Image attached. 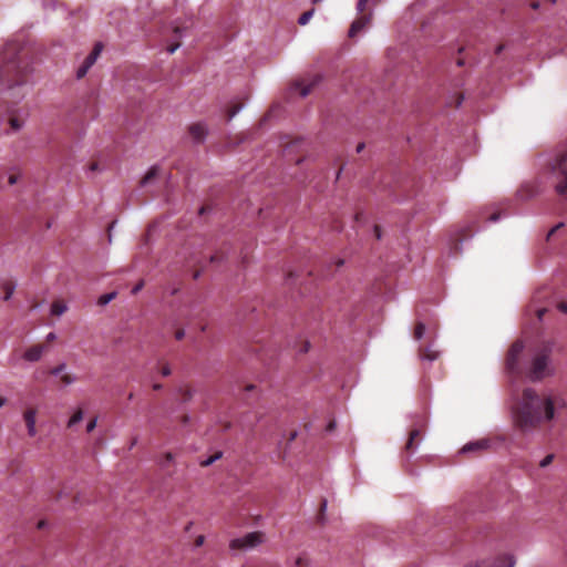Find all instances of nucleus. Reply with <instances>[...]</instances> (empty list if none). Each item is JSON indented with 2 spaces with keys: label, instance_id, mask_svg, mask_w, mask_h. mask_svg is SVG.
I'll use <instances>...</instances> for the list:
<instances>
[{
  "label": "nucleus",
  "instance_id": "f257e3e1",
  "mask_svg": "<svg viewBox=\"0 0 567 567\" xmlns=\"http://www.w3.org/2000/svg\"><path fill=\"white\" fill-rule=\"evenodd\" d=\"M566 408L563 398L539 395L533 389L523 391L522 400L514 410V420L517 427L528 431L537 427L543 422H549L555 416V411Z\"/></svg>",
  "mask_w": 567,
  "mask_h": 567
},
{
  "label": "nucleus",
  "instance_id": "f03ea898",
  "mask_svg": "<svg viewBox=\"0 0 567 567\" xmlns=\"http://www.w3.org/2000/svg\"><path fill=\"white\" fill-rule=\"evenodd\" d=\"M23 48L17 41L6 43L0 51V85L11 90L28 82L31 66L22 54Z\"/></svg>",
  "mask_w": 567,
  "mask_h": 567
},
{
  "label": "nucleus",
  "instance_id": "7ed1b4c3",
  "mask_svg": "<svg viewBox=\"0 0 567 567\" xmlns=\"http://www.w3.org/2000/svg\"><path fill=\"white\" fill-rule=\"evenodd\" d=\"M550 373V349L545 346L534 352L529 364H525L524 374H526L530 381H539Z\"/></svg>",
  "mask_w": 567,
  "mask_h": 567
},
{
  "label": "nucleus",
  "instance_id": "20e7f679",
  "mask_svg": "<svg viewBox=\"0 0 567 567\" xmlns=\"http://www.w3.org/2000/svg\"><path fill=\"white\" fill-rule=\"evenodd\" d=\"M523 352L524 343L520 340L515 341L508 349L505 358V369L511 377L518 378L525 373Z\"/></svg>",
  "mask_w": 567,
  "mask_h": 567
},
{
  "label": "nucleus",
  "instance_id": "39448f33",
  "mask_svg": "<svg viewBox=\"0 0 567 567\" xmlns=\"http://www.w3.org/2000/svg\"><path fill=\"white\" fill-rule=\"evenodd\" d=\"M264 540L265 534L262 532H252L244 537L233 539L229 547L234 550H247L262 544Z\"/></svg>",
  "mask_w": 567,
  "mask_h": 567
},
{
  "label": "nucleus",
  "instance_id": "423d86ee",
  "mask_svg": "<svg viewBox=\"0 0 567 567\" xmlns=\"http://www.w3.org/2000/svg\"><path fill=\"white\" fill-rule=\"evenodd\" d=\"M370 0H359L357 4V9L360 13H362L359 18H357L350 25L349 29V37L354 38L360 31H362L364 28H367L372 19V13H363L367 9L368 3Z\"/></svg>",
  "mask_w": 567,
  "mask_h": 567
},
{
  "label": "nucleus",
  "instance_id": "0eeeda50",
  "mask_svg": "<svg viewBox=\"0 0 567 567\" xmlns=\"http://www.w3.org/2000/svg\"><path fill=\"white\" fill-rule=\"evenodd\" d=\"M515 557L511 554H504L495 559H483L476 563H468L465 567H514Z\"/></svg>",
  "mask_w": 567,
  "mask_h": 567
},
{
  "label": "nucleus",
  "instance_id": "6e6552de",
  "mask_svg": "<svg viewBox=\"0 0 567 567\" xmlns=\"http://www.w3.org/2000/svg\"><path fill=\"white\" fill-rule=\"evenodd\" d=\"M103 50L102 43H96L92 50V52L85 58L82 65L76 71V76L79 79H82L85 76L87 71L92 68V65L96 62L99 55L101 54Z\"/></svg>",
  "mask_w": 567,
  "mask_h": 567
},
{
  "label": "nucleus",
  "instance_id": "1a4fd4ad",
  "mask_svg": "<svg viewBox=\"0 0 567 567\" xmlns=\"http://www.w3.org/2000/svg\"><path fill=\"white\" fill-rule=\"evenodd\" d=\"M567 154H561L557 159V167L561 174V181L556 185V192L567 197V166H566Z\"/></svg>",
  "mask_w": 567,
  "mask_h": 567
},
{
  "label": "nucleus",
  "instance_id": "9d476101",
  "mask_svg": "<svg viewBox=\"0 0 567 567\" xmlns=\"http://www.w3.org/2000/svg\"><path fill=\"white\" fill-rule=\"evenodd\" d=\"M321 76L316 74L309 79H301L293 83L295 87L299 90L302 97L307 96L311 90L320 82Z\"/></svg>",
  "mask_w": 567,
  "mask_h": 567
},
{
  "label": "nucleus",
  "instance_id": "9b49d317",
  "mask_svg": "<svg viewBox=\"0 0 567 567\" xmlns=\"http://www.w3.org/2000/svg\"><path fill=\"white\" fill-rule=\"evenodd\" d=\"M23 419L28 429V434L33 437L37 434L35 421L37 410L33 408L27 409L23 413Z\"/></svg>",
  "mask_w": 567,
  "mask_h": 567
},
{
  "label": "nucleus",
  "instance_id": "f8f14e48",
  "mask_svg": "<svg viewBox=\"0 0 567 567\" xmlns=\"http://www.w3.org/2000/svg\"><path fill=\"white\" fill-rule=\"evenodd\" d=\"M491 446L489 440L483 439L475 442H470L466 445L463 446L462 453H470V452H484L487 451Z\"/></svg>",
  "mask_w": 567,
  "mask_h": 567
},
{
  "label": "nucleus",
  "instance_id": "ddd939ff",
  "mask_svg": "<svg viewBox=\"0 0 567 567\" xmlns=\"http://www.w3.org/2000/svg\"><path fill=\"white\" fill-rule=\"evenodd\" d=\"M47 350L45 344H35L30 347L23 354V358L30 362H37L41 359L43 352Z\"/></svg>",
  "mask_w": 567,
  "mask_h": 567
},
{
  "label": "nucleus",
  "instance_id": "4468645a",
  "mask_svg": "<svg viewBox=\"0 0 567 567\" xmlns=\"http://www.w3.org/2000/svg\"><path fill=\"white\" fill-rule=\"evenodd\" d=\"M189 135L196 142H203L207 135V128L203 123H194L188 127Z\"/></svg>",
  "mask_w": 567,
  "mask_h": 567
},
{
  "label": "nucleus",
  "instance_id": "2eb2a0df",
  "mask_svg": "<svg viewBox=\"0 0 567 567\" xmlns=\"http://www.w3.org/2000/svg\"><path fill=\"white\" fill-rule=\"evenodd\" d=\"M159 168L158 166H152L147 173L142 177L140 184L141 186H146L150 184L153 179H155L158 176Z\"/></svg>",
  "mask_w": 567,
  "mask_h": 567
},
{
  "label": "nucleus",
  "instance_id": "dca6fc26",
  "mask_svg": "<svg viewBox=\"0 0 567 567\" xmlns=\"http://www.w3.org/2000/svg\"><path fill=\"white\" fill-rule=\"evenodd\" d=\"M420 357L429 361H434L439 358V352L431 347H425L420 349Z\"/></svg>",
  "mask_w": 567,
  "mask_h": 567
},
{
  "label": "nucleus",
  "instance_id": "f3484780",
  "mask_svg": "<svg viewBox=\"0 0 567 567\" xmlns=\"http://www.w3.org/2000/svg\"><path fill=\"white\" fill-rule=\"evenodd\" d=\"M420 435H421V429H413V430H411L410 435H409V440H408V442L405 444V450L408 452H413V450H414V441L416 439H419Z\"/></svg>",
  "mask_w": 567,
  "mask_h": 567
},
{
  "label": "nucleus",
  "instance_id": "a211bd4d",
  "mask_svg": "<svg viewBox=\"0 0 567 567\" xmlns=\"http://www.w3.org/2000/svg\"><path fill=\"white\" fill-rule=\"evenodd\" d=\"M66 305L63 301L56 300L51 306V312L54 316H61L66 311Z\"/></svg>",
  "mask_w": 567,
  "mask_h": 567
},
{
  "label": "nucleus",
  "instance_id": "6ab92c4d",
  "mask_svg": "<svg viewBox=\"0 0 567 567\" xmlns=\"http://www.w3.org/2000/svg\"><path fill=\"white\" fill-rule=\"evenodd\" d=\"M178 392L182 396V402L184 403L190 401L194 394L193 389L189 386H182L178 389Z\"/></svg>",
  "mask_w": 567,
  "mask_h": 567
},
{
  "label": "nucleus",
  "instance_id": "aec40b11",
  "mask_svg": "<svg viewBox=\"0 0 567 567\" xmlns=\"http://www.w3.org/2000/svg\"><path fill=\"white\" fill-rule=\"evenodd\" d=\"M83 411L82 409H79L74 412V414L70 417L68 422V427H73L75 424L81 422L83 420Z\"/></svg>",
  "mask_w": 567,
  "mask_h": 567
},
{
  "label": "nucleus",
  "instance_id": "412c9836",
  "mask_svg": "<svg viewBox=\"0 0 567 567\" xmlns=\"http://www.w3.org/2000/svg\"><path fill=\"white\" fill-rule=\"evenodd\" d=\"M425 331V326L422 322H416L413 331L414 339L420 340Z\"/></svg>",
  "mask_w": 567,
  "mask_h": 567
},
{
  "label": "nucleus",
  "instance_id": "4be33fe9",
  "mask_svg": "<svg viewBox=\"0 0 567 567\" xmlns=\"http://www.w3.org/2000/svg\"><path fill=\"white\" fill-rule=\"evenodd\" d=\"M313 13H315L313 9L303 12L299 18L298 23L301 25L307 24L309 22V20L311 19V17L313 16Z\"/></svg>",
  "mask_w": 567,
  "mask_h": 567
},
{
  "label": "nucleus",
  "instance_id": "5701e85b",
  "mask_svg": "<svg viewBox=\"0 0 567 567\" xmlns=\"http://www.w3.org/2000/svg\"><path fill=\"white\" fill-rule=\"evenodd\" d=\"M4 289V300H9L14 291V285L11 281H7L3 285Z\"/></svg>",
  "mask_w": 567,
  "mask_h": 567
},
{
  "label": "nucleus",
  "instance_id": "b1692460",
  "mask_svg": "<svg viewBox=\"0 0 567 567\" xmlns=\"http://www.w3.org/2000/svg\"><path fill=\"white\" fill-rule=\"evenodd\" d=\"M116 293L115 292H110V293H105V295H102L100 298H99V305L101 306H105L107 305L110 301H112L114 298H115Z\"/></svg>",
  "mask_w": 567,
  "mask_h": 567
},
{
  "label": "nucleus",
  "instance_id": "393cba45",
  "mask_svg": "<svg viewBox=\"0 0 567 567\" xmlns=\"http://www.w3.org/2000/svg\"><path fill=\"white\" fill-rule=\"evenodd\" d=\"M75 381V378L72 374L65 373L61 377V382L64 385H69Z\"/></svg>",
  "mask_w": 567,
  "mask_h": 567
},
{
  "label": "nucleus",
  "instance_id": "a878e982",
  "mask_svg": "<svg viewBox=\"0 0 567 567\" xmlns=\"http://www.w3.org/2000/svg\"><path fill=\"white\" fill-rule=\"evenodd\" d=\"M240 110V105H234L227 111V120H231Z\"/></svg>",
  "mask_w": 567,
  "mask_h": 567
},
{
  "label": "nucleus",
  "instance_id": "bb28decb",
  "mask_svg": "<svg viewBox=\"0 0 567 567\" xmlns=\"http://www.w3.org/2000/svg\"><path fill=\"white\" fill-rule=\"evenodd\" d=\"M159 372L163 377H168L172 373V369L168 363H163L159 369Z\"/></svg>",
  "mask_w": 567,
  "mask_h": 567
},
{
  "label": "nucleus",
  "instance_id": "cd10ccee",
  "mask_svg": "<svg viewBox=\"0 0 567 567\" xmlns=\"http://www.w3.org/2000/svg\"><path fill=\"white\" fill-rule=\"evenodd\" d=\"M554 457H555L554 454H548L545 458H543L540 461L539 466L540 467L548 466L553 462Z\"/></svg>",
  "mask_w": 567,
  "mask_h": 567
},
{
  "label": "nucleus",
  "instance_id": "c85d7f7f",
  "mask_svg": "<svg viewBox=\"0 0 567 567\" xmlns=\"http://www.w3.org/2000/svg\"><path fill=\"white\" fill-rule=\"evenodd\" d=\"M225 259L224 252H216L210 257V262H220Z\"/></svg>",
  "mask_w": 567,
  "mask_h": 567
},
{
  "label": "nucleus",
  "instance_id": "c756f323",
  "mask_svg": "<svg viewBox=\"0 0 567 567\" xmlns=\"http://www.w3.org/2000/svg\"><path fill=\"white\" fill-rule=\"evenodd\" d=\"M174 461V456L171 452L164 454V460L161 462V466L165 467L167 463Z\"/></svg>",
  "mask_w": 567,
  "mask_h": 567
},
{
  "label": "nucleus",
  "instance_id": "7c9ffc66",
  "mask_svg": "<svg viewBox=\"0 0 567 567\" xmlns=\"http://www.w3.org/2000/svg\"><path fill=\"white\" fill-rule=\"evenodd\" d=\"M65 364L64 363H61L59 364L58 367L53 368L50 370V374L52 375H58L60 374L64 369H65Z\"/></svg>",
  "mask_w": 567,
  "mask_h": 567
},
{
  "label": "nucleus",
  "instance_id": "2f4dec72",
  "mask_svg": "<svg viewBox=\"0 0 567 567\" xmlns=\"http://www.w3.org/2000/svg\"><path fill=\"white\" fill-rule=\"evenodd\" d=\"M10 126H11L14 131H17V130H19V128L22 126V124H21V122H20L18 118H16V117H11V118H10Z\"/></svg>",
  "mask_w": 567,
  "mask_h": 567
},
{
  "label": "nucleus",
  "instance_id": "473e14b6",
  "mask_svg": "<svg viewBox=\"0 0 567 567\" xmlns=\"http://www.w3.org/2000/svg\"><path fill=\"white\" fill-rule=\"evenodd\" d=\"M564 226H565V224H564V223H558L556 226H554V227L549 230V233H548V235H547V239H549V238H550V237H551V236H553L557 230H560V228H563Z\"/></svg>",
  "mask_w": 567,
  "mask_h": 567
},
{
  "label": "nucleus",
  "instance_id": "72a5a7b5",
  "mask_svg": "<svg viewBox=\"0 0 567 567\" xmlns=\"http://www.w3.org/2000/svg\"><path fill=\"white\" fill-rule=\"evenodd\" d=\"M96 423H97V419L96 417H93L92 420L89 421V423L86 424V432H92L95 426H96Z\"/></svg>",
  "mask_w": 567,
  "mask_h": 567
},
{
  "label": "nucleus",
  "instance_id": "f704fd0d",
  "mask_svg": "<svg viewBox=\"0 0 567 567\" xmlns=\"http://www.w3.org/2000/svg\"><path fill=\"white\" fill-rule=\"evenodd\" d=\"M327 509V501L323 499L320 504V511H319V519L322 520L324 516V512Z\"/></svg>",
  "mask_w": 567,
  "mask_h": 567
},
{
  "label": "nucleus",
  "instance_id": "c9c22d12",
  "mask_svg": "<svg viewBox=\"0 0 567 567\" xmlns=\"http://www.w3.org/2000/svg\"><path fill=\"white\" fill-rule=\"evenodd\" d=\"M181 47L179 42H174L167 47L168 53H174Z\"/></svg>",
  "mask_w": 567,
  "mask_h": 567
},
{
  "label": "nucleus",
  "instance_id": "e433bc0d",
  "mask_svg": "<svg viewBox=\"0 0 567 567\" xmlns=\"http://www.w3.org/2000/svg\"><path fill=\"white\" fill-rule=\"evenodd\" d=\"M185 337V330L184 329H177L175 331V339L176 340H182L183 338Z\"/></svg>",
  "mask_w": 567,
  "mask_h": 567
},
{
  "label": "nucleus",
  "instance_id": "4c0bfd02",
  "mask_svg": "<svg viewBox=\"0 0 567 567\" xmlns=\"http://www.w3.org/2000/svg\"><path fill=\"white\" fill-rule=\"evenodd\" d=\"M546 312H547V309H546V308H538V309L536 310V316H537V318H538L539 320H542Z\"/></svg>",
  "mask_w": 567,
  "mask_h": 567
},
{
  "label": "nucleus",
  "instance_id": "58836bf2",
  "mask_svg": "<svg viewBox=\"0 0 567 567\" xmlns=\"http://www.w3.org/2000/svg\"><path fill=\"white\" fill-rule=\"evenodd\" d=\"M557 308L559 311L567 313V302H565V301L559 302Z\"/></svg>",
  "mask_w": 567,
  "mask_h": 567
},
{
  "label": "nucleus",
  "instance_id": "ea45409f",
  "mask_svg": "<svg viewBox=\"0 0 567 567\" xmlns=\"http://www.w3.org/2000/svg\"><path fill=\"white\" fill-rule=\"evenodd\" d=\"M204 542H205V537H204L203 535H199V536L195 539V546H196V547H200V546H203Z\"/></svg>",
  "mask_w": 567,
  "mask_h": 567
},
{
  "label": "nucleus",
  "instance_id": "a19ab883",
  "mask_svg": "<svg viewBox=\"0 0 567 567\" xmlns=\"http://www.w3.org/2000/svg\"><path fill=\"white\" fill-rule=\"evenodd\" d=\"M213 463L214 462H213L212 457L209 456L208 458L200 462V466L207 467V466L212 465Z\"/></svg>",
  "mask_w": 567,
  "mask_h": 567
},
{
  "label": "nucleus",
  "instance_id": "79ce46f5",
  "mask_svg": "<svg viewBox=\"0 0 567 567\" xmlns=\"http://www.w3.org/2000/svg\"><path fill=\"white\" fill-rule=\"evenodd\" d=\"M10 185H14L18 182V175L11 174L8 179Z\"/></svg>",
  "mask_w": 567,
  "mask_h": 567
},
{
  "label": "nucleus",
  "instance_id": "37998d69",
  "mask_svg": "<svg viewBox=\"0 0 567 567\" xmlns=\"http://www.w3.org/2000/svg\"><path fill=\"white\" fill-rule=\"evenodd\" d=\"M374 235H375L377 239H381L382 235H381V228L379 225L374 226Z\"/></svg>",
  "mask_w": 567,
  "mask_h": 567
},
{
  "label": "nucleus",
  "instance_id": "c03bdc74",
  "mask_svg": "<svg viewBox=\"0 0 567 567\" xmlns=\"http://www.w3.org/2000/svg\"><path fill=\"white\" fill-rule=\"evenodd\" d=\"M310 348V343L308 341L303 342L302 348L300 349V352L306 353L308 352Z\"/></svg>",
  "mask_w": 567,
  "mask_h": 567
},
{
  "label": "nucleus",
  "instance_id": "a18cd8bd",
  "mask_svg": "<svg viewBox=\"0 0 567 567\" xmlns=\"http://www.w3.org/2000/svg\"><path fill=\"white\" fill-rule=\"evenodd\" d=\"M143 285H144V282H143V281H141L138 285H136V286L133 288L132 292H133L134 295H135V293H137V292L142 289Z\"/></svg>",
  "mask_w": 567,
  "mask_h": 567
},
{
  "label": "nucleus",
  "instance_id": "49530a36",
  "mask_svg": "<svg viewBox=\"0 0 567 567\" xmlns=\"http://www.w3.org/2000/svg\"><path fill=\"white\" fill-rule=\"evenodd\" d=\"M223 456V453L221 452H216L214 455H212V460L213 462L215 463L217 460L221 458Z\"/></svg>",
  "mask_w": 567,
  "mask_h": 567
},
{
  "label": "nucleus",
  "instance_id": "de8ad7c7",
  "mask_svg": "<svg viewBox=\"0 0 567 567\" xmlns=\"http://www.w3.org/2000/svg\"><path fill=\"white\" fill-rule=\"evenodd\" d=\"M462 101H463V95L462 94L457 95L456 102H455V107H458L462 104Z\"/></svg>",
  "mask_w": 567,
  "mask_h": 567
},
{
  "label": "nucleus",
  "instance_id": "09e8293b",
  "mask_svg": "<svg viewBox=\"0 0 567 567\" xmlns=\"http://www.w3.org/2000/svg\"><path fill=\"white\" fill-rule=\"evenodd\" d=\"M231 427V423L229 421H226L223 423V430L228 431Z\"/></svg>",
  "mask_w": 567,
  "mask_h": 567
},
{
  "label": "nucleus",
  "instance_id": "8fccbe9b",
  "mask_svg": "<svg viewBox=\"0 0 567 567\" xmlns=\"http://www.w3.org/2000/svg\"><path fill=\"white\" fill-rule=\"evenodd\" d=\"M53 340H55V334L53 332H50L47 336V342H52Z\"/></svg>",
  "mask_w": 567,
  "mask_h": 567
},
{
  "label": "nucleus",
  "instance_id": "3c124183",
  "mask_svg": "<svg viewBox=\"0 0 567 567\" xmlns=\"http://www.w3.org/2000/svg\"><path fill=\"white\" fill-rule=\"evenodd\" d=\"M303 563H305V559H303L302 557H298V558L296 559V565H297L298 567H301V566L303 565Z\"/></svg>",
  "mask_w": 567,
  "mask_h": 567
},
{
  "label": "nucleus",
  "instance_id": "603ef678",
  "mask_svg": "<svg viewBox=\"0 0 567 567\" xmlns=\"http://www.w3.org/2000/svg\"><path fill=\"white\" fill-rule=\"evenodd\" d=\"M504 48H505V47H504V44H499V45H497V47H496V50H495V53H496V54H499V53L504 50Z\"/></svg>",
  "mask_w": 567,
  "mask_h": 567
},
{
  "label": "nucleus",
  "instance_id": "864d4df0",
  "mask_svg": "<svg viewBox=\"0 0 567 567\" xmlns=\"http://www.w3.org/2000/svg\"><path fill=\"white\" fill-rule=\"evenodd\" d=\"M364 147H365L364 143H359L357 146V152L358 153L362 152Z\"/></svg>",
  "mask_w": 567,
  "mask_h": 567
},
{
  "label": "nucleus",
  "instance_id": "5fc2aeb1",
  "mask_svg": "<svg viewBox=\"0 0 567 567\" xmlns=\"http://www.w3.org/2000/svg\"><path fill=\"white\" fill-rule=\"evenodd\" d=\"M499 215L498 214H492L491 217H489V220L491 221H496L498 219Z\"/></svg>",
  "mask_w": 567,
  "mask_h": 567
},
{
  "label": "nucleus",
  "instance_id": "6e6d98bb",
  "mask_svg": "<svg viewBox=\"0 0 567 567\" xmlns=\"http://www.w3.org/2000/svg\"><path fill=\"white\" fill-rule=\"evenodd\" d=\"M153 389H154L155 391H158V390H161V389H162V384H161V383H154V384H153Z\"/></svg>",
  "mask_w": 567,
  "mask_h": 567
},
{
  "label": "nucleus",
  "instance_id": "4d7b16f0",
  "mask_svg": "<svg viewBox=\"0 0 567 567\" xmlns=\"http://www.w3.org/2000/svg\"><path fill=\"white\" fill-rule=\"evenodd\" d=\"M530 7H532L534 10H536V9H538V7H539V2L534 1V2H532Z\"/></svg>",
  "mask_w": 567,
  "mask_h": 567
},
{
  "label": "nucleus",
  "instance_id": "13d9d810",
  "mask_svg": "<svg viewBox=\"0 0 567 567\" xmlns=\"http://www.w3.org/2000/svg\"><path fill=\"white\" fill-rule=\"evenodd\" d=\"M90 169H91V171H96V169H97V163H92V164L90 165Z\"/></svg>",
  "mask_w": 567,
  "mask_h": 567
},
{
  "label": "nucleus",
  "instance_id": "bf43d9fd",
  "mask_svg": "<svg viewBox=\"0 0 567 567\" xmlns=\"http://www.w3.org/2000/svg\"><path fill=\"white\" fill-rule=\"evenodd\" d=\"M44 525H45V522H44V520H40V522L38 523V528H40V529H41V528H43V527H44Z\"/></svg>",
  "mask_w": 567,
  "mask_h": 567
},
{
  "label": "nucleus",
  "instance_id": "052dcab7",
  "mask_svg": "<svg viewBox=\"0 0 567 567\" xmlns=\"http://www.w3.org/2000/svg\"><path fill=\"white\" fill-rule=\"evenodd\" d=\"M333 427H334V422H330V423L328 424L327 430H328V431H331Z\"/></svg>",
  "mask_w": 567,
  "mask_h": 567
},
{
  "label": "nucleus",
  "instance_id": "680f3d73",
  "mask_svg": "<svg viewBox=\"0 0 567 567\" xmlns=\"http://www.w3.org/2000/svg\"><path fill=\"white\" fill-rule=\"evenodd\" d=\"M137 443V437H134L131 442L130 449H132Z\"/></svg>",
  "mask_w": 567,
  "mask_h": 567
},
{
  "label": "nucleus",
  "instance_id": "e2e57ef3",
  "mask_svg": "<svg viewBox=\"0 0 567 567\" xmlns=\"http://www.w3.org/2000/svg\"><path fill=\"white\" fill-rule=\"evenodd\" d=\"M6 403V399L4 398H0V408H2Z\"/></svg>",
  "mask_w": 567,
  "mask_h": 567
},
{
  "label": "nucleus",
  "instance_id": "0e129e2a",
  "mask_svg": "<svg viewBox=\"0 0 567 567\" xmlns=\"http://www.w3.org/2000/svg\"><path fill=\"white\" fill-rule=\"evenodd\" d=\"M464 64V61L462 59L457 60V65L462 66Z\"/></svg>",
  "mask_w": 567,
  "mask_h": 567
},
{
  "label": "nucleus",
  "instance_id": "69168bd1",
  "mask_svg": "<svg viewBox=\"0 0 567 567\" xmlns=\"http://www.w3.org/2000/svg\"><path fill=\"white\" fill-rule=\"evenodd\" d=\"M252 389H255V385H252V384H250V385H248V386L246 388V390H247V391H250V390H252Z\"/></svg>",
  "mask_w": 567,
  "mask_h": 567
},
{
  "label": "nucleus",
  "instance_id": "338daca9",
  "mask_svg": "<svg viewBox=\"0 0 567 567\" xmlns=\"http://www.w3.org/2000/svg\"><path fill=\"white\" fill-rule=\"evenodd\" d=\"M183 422H184V423H187V422H188V415H184V416H183Z\"/></svg>",
  "mask_w": 567,
  "mask_h": 567
},
{
  "label": "nucleus",
  "instance_id": "774afa93",
  "mask_svg": "<svg viewBox=\"0 0 567 567\" xmlns=\"http://www.w3.org/2000/svg\"><path fill=\"white\" fill-rule=\"evenodd\" d=\"M179 31H181V30H179V28H178V27H176V28L174 29V33H175V34L179 33Z\"/></svg>",
  "mask_w": 567,
  "mask_h": 567
}]
</instances>
